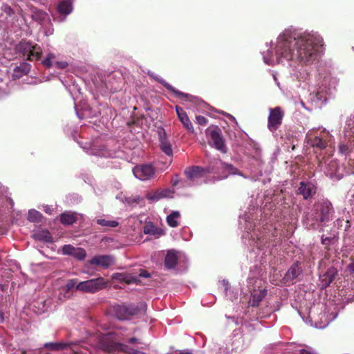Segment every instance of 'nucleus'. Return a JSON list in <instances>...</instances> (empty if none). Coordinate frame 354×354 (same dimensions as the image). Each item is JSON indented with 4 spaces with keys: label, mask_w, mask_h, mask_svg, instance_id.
Wrapping results in <instances>:
<instances>
[{
    "label": "nucleus",
    "mask_w": 354,
    "mask_h": 354,
    "mask_svg": "<svg viewBox=\"0 0 354 354\" xmlns=\"http://www.w3.org/2000/svg\"><path fill=\"white\" fill-rule=\"evenodd\" d=\"M318 215V220L320 222L329 221L330 214L333 212V207L331 203L328 201H324L315 206Z\"/></svg>",
    "instance_id": "obj_6"
},
{
    "label": "nucleus",
    "mask_w": 354,
    "mask_h": 354,
    "mask_svg": "<svg viewBox=\"0 0 354 354\" xmlns=\"http://www.w3.org/2000/svg\"><path fill=\"white\" fill-rule=\"evenodd\" d=\"M301 273V270L297 263L294 264L287 271L286 274V278L287 280H294L298 277Z\"/></svg>",
    "instance_id": "obj_21"
},
{
    "label": "nucleus",
    "mask_w": 354,
    "mask_h": 354,
    "mask_svg": "<svg viewBox=\"0 0 354 354\" xmlns=\"http://www.w3.org/2000/svg\"><path fill=\"white\" fill-rule=\"evenodd\" d=\"M178 263L177 252L171 250H169L165 258V266L167 269L174 268Z\"/></svg>",
    "instance_id": "obj_15"
},
{
    "label": "nucleus",
    "mask_w": 354,
    "mask_h": 354,
    "mask_svg": "<svg viewBox=\"0 0 354 354\" xmlns=\"http://www.w3.org/2000/svg\"><path fill=\"white\" fill-rule=\"evenodd\" d=\"M55 57V55L53 53H49L45 59L42 61V64L44 66L49 68L52 66V59Z\"/></svg>",
    "instance_id": "obj_35"
},
{
    "label": "nucleus",
    "mask_w": 354,
    "mask_h": 354,
    "mask_svg": "<svg viewBox=\"0 0 354 354\" xmlns=\"http://www.w3.org/2000/svg\"><path fill=\"white\" fill-rule=\"evenodd\" d=\"M299 354H313L310 351L306 349H301Z\"/></svg>",
    "instance_id": "obj_45"
},
{
    "label": "nucleus",
    "mask_w": 354,
    "mask_h": 354,
    "mask_svg": "<svg viewBox=\"0 0 354 354\" xmlns=\"http://www.w3.org/2000/svg\"><path fill=\"white\" fill-rule=\"evenodd\" d=\"M129 343L131 344H134V343H138V339L136 337H131L129 341H128Z\"/></svg>",
    "instance_id": "obj_46"
},
{
    "label": "nucleus",
    "mask_w": 354,
    "mask_h": 354,
    "mask_svg": "<svg viewBox=\"0 0 354 354\" xmlns=\"http://www.w3.org/2000/svg\"><path fill=\"white\" fill-rule=\"evenodd\" d=\"M106 286L107 283L106 280L103 277H98L78 283L76 286V290L83 292L95 293L105 288Z\"/></svg>",
    "instance_id": "obj_2"
},
{
    "label": "nucleus",
    "mask_w": 354,
    "mask_h": 354,
    "mask_svg": "<svg viewBox=\"0 0 354 354\" xmlns=\"http://www.w3.org/2000/svg\"><path fill=\"white\" fill-rule=\"evenodd\" d=\"M39 15V17L41 19H44L45 18V16H46V13L45 12H40L38 13Z\"/></svg>",
    "instance_id": "obj_47"
},
{
    "label": "nucleus",
    "mask_w": 354,
    "mask_h": 354,
    "mask_svg": "<svg viewBox=\"0 0 354 354\" xmlns=\"http://www.w3.org/2000/svg\"><path fill=\"white\" fill-rule=\"evenodd\" d=\"M60 221L64 225H72L77 221V218L73 213H63L60 216Z\"/></svg>",
    "instance_id": "obj_27"
},
{
    "label": "nucleus",
    "mask_w": 354,
    "mask_h": 354,
    "mask_svg": "<svg viewBox=\"0 0 354 354\" xmlns=\"http://www.w3.org/2000/svg\"><path fill=\"white\" fill-rule=\"evenodd\" d=\"M97 223L100 225L109 227H115L119 225V223L116 221H110L104 218L97 219Z\"/></svg>",
    "instance_id": "obj_31"
},
{
    "label": "nucleus",
    "mask_w": 354,
    "mask_h": 354,
    "mask_svg": "<svg viewBox=\"0 0 354 354\" xmlns=\"http://www.w3.org/2000/svg\"><path fill=\"white\" fill-rule=\"evenodd\" d=\"M178 354H192V353L189 351H180Z\"/></svg>",
    "instance_id": "obj_48"
},
{
    "label": "nucleus",
    "mask_w": 354,
    "mask_h": 354,
    "mask_svg": "<svg viewBox=\"0 0 354 354\" xmlns=\"http://www.w3.org/2000/svg\"><path fill=\"white\" fill-rule=\"evenodd\" d=\"M307 139L308 143L311 147L320 150L324 149L328 145L327 140L319 136L310 137V136H308Z\"/></svg>",
    "instance_id": "obj_13"
},
{
    "label": "nucleus",
    "mask_w": 354,
    "mask_h": 354,
    "mask_svg": "<svg viewBox=\"0 0 354 354\" xmlns=\"http://www.w3.org/2000/svg\"><path fill=\"white\" fill-rule=\"evenodd\" d=\"M77 279H69L64 287L63 288L65 290L66 293L69 292L72 289H73L75 287L76 288V286L77 285Z\"/></svg>",
    "instance_id": "obj_33"
},
{
    "label": "nucleus",
    "mask_w": 354,
    "mask_h": 354,
    "mask_svg": "<svg viewBox=\"0 0 354 354\" xmlns=\"http://www.w3.org/2000/svg\"><path fill=\"white\" fill-rule=\"evenodd\" d=\"M42 55V50L41 47L35 44L33 48L31 49V51L28 55L27 60L32 62L35 60H39Z\"/></svg>",
    "instance_id": "obj_25"
},
{
    "label": "nucleus",
    "mask_w": 354,
    "mask_h": 354,
    "mask_svg": "<svg viewBox=\"0 0 354 354\" xmlns=\"http://www.w3.org/2000/svg\"><path fill=\"white\" fill-rule=\"evenodd\" d=\"M70 346L68 343L64 342H49L44 344V347L48 350L51 351H61Z\"/></svg>",
    "instance_id": "obj_26"
},
{
    "label": "nucleus",
    "mask_w": 354,
    "mask_h": 354,
    "mask_svg": "<svg viewBox=\"0 0 354 354\" xmlns=\"http://www.w3.org/2000/svg\"><path fill=\"white\" fill-rule=\"evenodd\" d=\"M118 344L107 338H104L100 342V348L106 352L112 353L118 349Z\"/></svg>",
    "instance_id": "obj_18"
},
{
    "label": "nucleus",
    "mask_w": 354,
    "mask_h": 354,
    "mask_svg": "<svg viewBox=\"0 0 354 354\" xmlns=\"http://www.w3.org/2000/svg\"><path fill=\"white\" fill-rule=\"evenodd\" d=\"M337 270L334 267L329 268L326 272L320 277L322 288H326L334 281Z\"/></svg>",
    "instance_id": "obj_10"
},
{
    "label": "nucleus",
    "mask_w": 354,
    "mask_h": 354,
    "mask_svg": "<svg viewBox=\"0 0 354 354\" xmlns=\"http://www.w3.org/2000/svg\"><path fill=\"white\" fill-rule=\"evenodd\" d=\"M330 241V239L328 237L322 236V243L324 245H328Z\"/></svg>",
    "instance_id": "obj_44"
},
{
    "label": "nucleus",
    "mask_w": 354,
    "mask_h": 354,
    "mask_svg": "<svg viewBox=\"0 0 354 354\" xmlns=\"http://www.w3.org/2000/svg\"><path fill=\"white\" fill-rule=\"evenodd\" d=\"M159 139V146L161 151L168 156H173V150L170 141L169 140L167 133L162 127L158 129Z\"/></svg>",
    "instance_id": "obj_8"
},
{
    "label": "nucleus",
    "mask_w": 354,
    "mask_h": 354,
    "mask_svg": "<svg viewBox=\"0 0 354 354\" xmlns=\"http://www.w3.org/2000/svg\"><path fill=\"white\" fill-rule=\"evenodd\" d=\"M322 39L313 35L295 37L284 32L278 38L276 54L279 62L297 59L305 64L313 62L318 57Z\"/></svg>",
    "instance_id": "obj_1"
},
{
    "label": "nucleus",
    "mask_w": 354,
    "mask_h": 354,
    "mask_svg": "<svg viewBox=\"0 0 354 354\" xmlns=\"http://www.w3.org/2000/svg\"><path fill=\"white\" fill-rule=\"evenodd\" d=\"M30 68L31 66L30 64L23 62L15 68L13 76L16 78H20L22 75H27L30 72Z\"/></svg>",
    "instance_id": "obj_17"
},
{
    "label": "nucleus",
    "mask_w": 354,
    "mask_h": 354,
    "mask_svg": "<svg viewBox=\"0 0 354 354\" xmlns=\"http://www.w3.org/2000/svg\"><path fill=\"white\" fill-rule=\"evenodd\" d=\"M33 47L34 45H32L31 42L24 41L19 43L17 49L19 52L23 53L24 55H27L28 56Z\"/></svg>",
    "instance_id": "obj_29"
},
{
    "label": "nucleus",
    "mask_w": 354,
    "mask_h": 354,
    "mask_svg": "<svg viewBox=\"0 0 354 354\" xmlns=\"http://www.w3.org/2000/svg\"><path fill=\"white\" fill-rule=\"evenodd\" d=\"M72 256H73L78 260H83L85 259L86 256V252L84 249L77 248L76 250L74 251L73 254Z\"/></svg>",
    "instance_id": "obj_34"
},
{
    "label": "nucleus",
    "mask_w": 354,
    "mask_h": 354,
    "mask_svg": "<svg viewBox=\"0 0 354 354\" xmlns=\"http://www.w3.org/2000/svg\"><path fill=\"white\" fill-rule=\"evenodd\" d=\"M76 249L77 248H74L71 245H65L62 248V251L64 254L73 255Z\"/></svg>",
    "instance_id": "obj_37"
},
{
    "label": "nucleus",
    "mask_w": 354,
    "mask_h": 354,
    "mask_svg": "<svg viewBox=\"0 0 354 354\" xmlns=\"http://www.w3.org/2000/svg\"><path fill=\"white\" fill-rule=\"evenodd\" d=\"M347 268L351 274H354V259L348 265Z\"/></svg>",
    "instance_id": "obj_43"
},
{
    "label": "nucleus",
    "mask_w": 354,
    "mask_h": 354,
    "mask_svg": "<svg viewBox=\"0 0 354 354\" xmlns=\"http://www.w3.org/2000/svg\"><path fill=\"white\" fill-rule=\"evenodd\" d=\"M206 134L209 137L211 142L216 149L223 153L227 151L221 130L218 127L208 128L206 130Z\"/></svg>",
    "instance_id": "obj_3"
},
{
    "label": "nucleus",
    "mask_w": 354,
    "mask_h": 354,
    "mask_svg": "<svg viewBox=\"0 0 354 354\" xmlns=\"http://www.w3.org/2000/svg\"><path fill=\"white\" fill-rule=\"evenodd\" d=\"M113 278L118 281H124L127 283H133L138 281L136 277L125 273H116L114 274Z\"/></svg>",
    "instance_id": "obj_22"
},
{
    "label": "nucleus",
    "mask_w": 354,
    "mask_h": 354,
    "mask_svg": "<svg viewBox=\"0 0 354 354\" xmlns=\"http://www.w3.org/2000/svg\"><path fill=\"white\" fill-rule=\"evenodd\" d=\"M144 232L146 234L158 235L162 234V230L158 228L153 223L149 222L144 227Z\"/></svg>",
    "instance_id": "obj_24"
},
{
    "label": "nucleus",
    "mask_w": 354,
    "mask_h": 354,
    "mask_svg": "<svg viewBox=\"0 0 354 354\" xmlns=\"http://www.w3.org/2000/svg\"><path fill=\"white\" fill-rule=\"evenodd\" d=\"M156 80L160 83L162 85H163L168 91L172 92L176 97L185 100H189V97H191L187 93H184L181 91H178L174 87H173L171 84L165 82L164 80L161 78H156Z\"/></svg>",
    "instance_id": "obj_12"
},
{
    "label": "nucleus",
    "mask_w": 354,
    "mask_h": 354,
    "mask_svg": "<svg viewBox=\"0 0 354 354\" xmlns=\"http://www.w3.org/2000/svg\"><path fill=\"white\" fill-rule=\"evenodd\" d=\"M133 173L137 178L141 180H147L153 177L155 169L149 164L138 165L133 168Z\"/></svg>",
    "instance_id": "obj_7"
},
{
    "label": "nucleus",
    "mask_w": 354,
    "mask_h": 354,
    "mask_svg": "<svg viewBox=\"0 0 354 354\" xmlns=\"http://www.w3.org/2000/svg\"><path fill=\"white\" fill-rule=\"evenodd\" d=\"M139 277L147 278V277H150V274L148 272H147L146 270L140 269V273H139Z\"/></svg>",
    "instance_id": "obj_42"
},
{
    "label": "nucleus",
    "mask_w": 354,
    "mask_h": 354,
    "mask_svg": "<svg viewBox=\"0 0 354 354\" xmlns=\"http://www.w3.org/2000/svg\"><path fill=\"white\" fill-rule=\"evenodd\" d=\"M132 350H134L132 348H130L128 345L118 343V349L116 351H122L127 354H131Z\"/></svg>",
    "instance_id": "obj_36"
},
{
    "label": "nucleus",
    "mask_w": 354,
    "mask_h": 354,
    "mask_svg": "<svg viewBox=\"0 0 354 354\" xmlns=\"http://www.w3.org/2000/svg\"><path fill=\"white\" fill-rule=\"evenodd\" d=\"M267 290L266 289L254 290L251 294L250 304L252 307H257L263 299L266 296Z\"/></svg>",
    "instance_id": "obj_16"
},
{
    "label": "nucleus",
    "mask_w": 354,
    "mask_h": 354,
    "mask_svg": "<svg viewBox=\"0 0 354 354\" xmlns=\"http://www.w3.org/2000/svg\"><path fill=\"white\" fill-rule=\"evenodd\" d=\"M57 9L60 14L67 15L72 12V2L71 0H63L58 4Z\"/></svg>",
    "instance_id": "obj_19"
},
{
    "label": "nucleus",
    "mask_w": 354,
    "mask_h": 354,
    "mask_svg": "<svg viewBox=\"0 0 354 354\" xmlns=\"http://www.w3.org/2000/svg\"><path fill=\"white\" fill-rule=\"evenodd\" d=\"M181 181H182V180L180 178H179L178 175L175 176L171 179L172 186H174V187L177 186Z\"/></svg>",
    "instance_id": "obj_40"
},
{
    "label": "nucleus",
    "mask_w": 354,
    "mask_h": 354,
    "mask_svg": "<svg viewBox=\"0 0 354 354\" xmlns=\"http://www.w3.org/2000/svg\"><path fill=\"white\" fill-rule=\"evenodd\" d=\"M166 196V194H165V192L164 191H162V192H154V193H147V195H146V198L149 200V201H158L162 198H164Z\"/></svg>",
    "instance_id": "obj_32"
},
{
    "label": "nucleus",
    "mask_w": 354,
    "mask_h": 354,
    "mask_svg": "<svg viewBox=\"0 0 354 354\" xmlns=\"http://www.w3.org/2000/svg\"><path fill=\"white\" fill-rule=\"evenodd\" d=\"M346 143L347 142H342L339 146V150L343 154H347L349 152V147Z\"/></svg>",
    "instance_id": "obj_38"
},
{
    "label": "nucleus",
    "mask_w": 354,
    "mask_h": 354,
    "mask_svg": "<svg viewBox=\"0 0 354 354\" xmlns=\"http://www.w3.org/2000/svg\"><path fill=\"white\" fill-rule=\"evenodd\" d=\"M180 214L178 211L172 212L169 215L167 216V222L169 226L171 227H176L178 225V218H179Z\"/></svg>",
    "instance_id": "obj_28"
},
{
    "label": "nucleus",
    "mask_w": 354,
    "mask_h": 354,
    "mask_svg": "<svg viewBox=\"0 0 354 354\" xmlns=\"http://www.w3.org/2000/svg\"><path fill=\"white\" fill-rule=\"evenodd\" d=\"M34 238L40 241H44L47 243H52L53 239L50 233L47 230L39 231L34 234Z\"/></svg>",
    "instance_id": "obj_23"
},
{
    "label": "nucleus",
    "mask_w": 354,
    "mask_h": 354,
    "mask_svg": "<svg viewBox=\"0 0 354 354\" xmlns=\"http://www.w3.org/2000/svg\"><path fill=\"white\" fill-rule=\"evenodd\" d=\"M21 353L22 354H26V352L25 351H23Z\"/></svg>",
    "instance_id": "obj_49"
},
{
    "label": "nucleus",
    "mask_w": 354,
    "mask_h": 354,
    "mask_svg": "<svg viewBox=\"0 0 354 354\" xmlns=\"http://www.w3.org/2000/svg\"><path fill=\"white\" fill-rule=\"evenodd\" d=\"M176 111L177 113V115L180 120V121L183 124L184 127L189 131V132H194V127L193 125L189 120L186 112L183 109V108L176 106Z\"/></svg>",
    "instance_id": "obj_11"
},
{
    "label": "nucleus",
    "mask_w": 354,
    "mask_h": 354,
    "mask_svg": "<svg viewBox=\"0 0 354 354\" xmlns=\"http://www.w3.org/2000/svg\"><path fill=\"white\" fill-rule=\"evenodd\" d=\"M42 215L35 209H31L28 212V219L30 222L39 223L41 221Z\"/></svg>",
    "instance_id": "obj_30"
},
{
    "label": "nucleus",
    "mask_w": 354,
    "mask_h": 354,
    "mask_svg": "<svg viewBox=\"0 0 354 354\" xmlns=\"http://www.w3.org/2000/svg\"><path fill=\"white\" fill-rule=\"evenodd\" d=\"M201 167H192L186 168L184 174L188 179L194 180L201 176Z\"/></svg>",
    "instance_id": "obj_20"
},
{
    "label": "nucleus",
    "mask_w": 354,
    "mask_h": 354,
    "mask_svg": "<svg viewBox=\"0 0 354 354\" xmlns=\"http://www.w3.org/2000/svg\"><path fill=\"white\" fill-rule=\"evenodd\" d=\"M113 262L114 259L111 255L95 256L89 260L90 264L102 266L104 268H107L111 266Z\"/></svg>",
    "instance_id": "obj_9"
},
{
    "label": "nucleus",
    "mask_w": 354,
    "mask_h": 354,
    "mask_svg": "<svg viewBox=\"0 0 354 354\" xmlns=\"http://www.w3.org/2000/svg\"><path fill=\"white\" fill-rule=\"evenodd\" d=\"M196 120L197 123L202 126L206 125L208 122V120L203 115H196Z\"/></svg>",
    "instance_id": "obj_39"
},
{
    "label": "nucleus",
    "mask_w": 354,
    "mask_h": 354,
    "mask_svg": "<svg viewBox=\"0 0 354 354\" xmlns=\"http://www.w3.org/2000/svg\"><path fill=\"white\" fill-rule=\"evenodd\" d=\"M68 63L66 62H57L56 66L61 69H64L68 66Z\"/></svg>",
    "instance_id": "obj_41"
},
{
    "label": "nucleus",
    "mask_w": 354,
    "mask_h": 354,
    "mask_svg": "<svg viewBox=\"0 0 354 354\" xmlns=\"http://www.w3.org/2000/svg\"><path fill=\"white\" fill-rule=\"evenodd\" d=\"M284 113L281 107L277 106L270 109V114L268 118V128L270 131L274 132L278 129L282 123Z\"/></svg>",
    "instance_id": "obj_4"
},
{
    "label": "nucleus",
    "mask_w": 354,
    "mask_h": 354,
    "mask_svg": "<svg viewBox=\"0 0 354 354\" xmlns=\"http://www.w3.org/2000/svg\"><path fill=\"white\" fill-rule=\"evenodd\" d=\"M299 192L301 194L304 199H308L313 194H315L314 186L310 183L301 182L298 188Z\"/></svg>",
    "instance_id": "obj_14"
},
{
    "label": "nucleus",
    "mask_w": 354,
    "mask_h": 354,
    "mask_svg": "<svg viewBox=\"0 0 354 354\" xmlns=\"http://www.w3.org/2000/svg\"><path fill=\"white\" fill-rule=\"evenodd\" d=\"M139 308L134 304L118 305L114 306V313L116 317L121 320L130 319L133 315L138 314Z\"/></svg>",
    "instance_id": "obj_5"
}]
</instances>
